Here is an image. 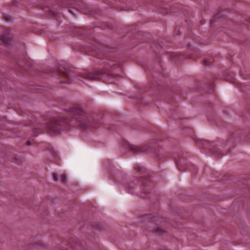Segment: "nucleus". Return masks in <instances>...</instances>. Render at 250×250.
Listing matches in <instances>:
<instances>
[{
	"instance_id": "f257e3e1",
	"label": "nucleus",
	"mask_w": 250,
	"mask_h": 250,
	"mask_svg": "<svg viewBox=\"0 0 250 250\" xmlns=\"http://www.w3.org/2000/svg\"><path fill=\"white\" fill-rule=\"evenodd\" d=\"M64 112L53 116L49 121H47L43 130L54 134L59 133L62 129H68L70 126L74 127L77 125L86 129L96 128L101 124L98 116L86 112L79 105L65 109Z\"/></svg>"
},
{
	"instance_id": "f03ea898",
	"label": "nucleus",
	"mask_w": 250,
	"mask_h": 250,
	"mask_svg": "<svg viewBox=\"0 0 250 250\" xmlns=\"http://www.w3.org/2000/svg\"><path fill=\"white\" fill-rule=\"evenodd\" d=\"M112 49L108 46L101 44L97 42L90 47L87 53L91 56L100 59L99 63L103 64L104 69L101 71H96L93 72H84L80 74L82 78L90 80H95L101 78L104 74L111 75L110 71L116 66H120L121 63L117 59L113 57L112 54L107 53L111 52Z\"/></svg>"
},
{
	"instance_id": "7ed1b4c3",
	"label": "nucleus",
	"mask_w": 250,
	"mask_h": 250,
	"mask_svg": "<svg viewBox=\"0 0 250 250\" xmlns=\"http://www.w3.org/2000/svg\"><path fill=\"white\" fill-rule=\"evenodd\" d=\"M145 219H146L148 222H150L152 223H154L156 225V227L150 229V231H154L156 232L159 233L161 234H163L166 232V230L162 229L164 227L163 225H159L158 223H162V219L159 216H152L151 215H146L144 216Z\"/></svg>"
},
{
	"instance_id": "20e7f679",
	"label": "nucleus",
	"mask_w": 250,
	"mask_h": 250,
	"mask_svg": "<svg viewBox=\"0 0 250 250\" xmlns=\"http://www.w3.org/2000/svg\"><path fill=\"white\" fill-rule=\"evenodd\" d=\"M57 74L64 80H62V83H69L70 82V78L69 72L67 70L64 69L63 70L59 69L57 71Z\"/></svg>"
},
{
	"instance_id": "39448f33",
	"label": "nucleus",
	"mask_w": 250,
	"mask_h": 250,
	"mask_svg": "<svg viewBox=\"0 0 250 250\" xmlns=\"http://www.w3.org/2000/svg\"><path fill=\"white\" fill-rule=\"evenodd\" d=\"M9 29L8 28H5L2 36L1 41L5 44V45H10L11 43L12 40L11 38L7 36L9 35Z\"/></svg>"
},
{
	"instance_id": "423d86ee",
	"label": "nucleus",
	"mask_w": 250,
	"mask_h": 250,
	"mask_svg": "<svg viewBox=\"0 0 250 250\" xmlns=\"http://www.w3.org/2000/svg\"><path fill=\"white\" fill-rule=\"evenodd\" d=\"M129 149L134 153H139L147 150L146 146H139L133 145H128Z\"/></svg>"
},
{
	"instance_id": "0eeeda50",
	"label": "nucleus",
	"mask_w": 250,
	"mask_h": 250,
	"mask_svg": "<svg viewBox=\"0 0 250 250\" xmlns=\"http://www.w3.org/2000/svg\"><path fill=\"white\" fill-rule=\"evenodd\" d=\"M134 169L138 173H143L146 171V168L139 164H136L134 166Z\"/></svg>"
},
{
	"instance_id": "6e6552de",
	"label": "nucleus",
	"mask_w": 250,
	"mask_h": 250,
	"mask_svg": "<svg viewBox=\"0 0 250 250\" xmlns=\"http://www.w3.org/2000/svg\"><path fill=\"white\" fill-rule=\"evenodd\" d=\"M139 181V182H140L144 186H146L149 182V179L148 178H145L144 176L140 177Z\"/></svg>"
},
{
	"instance_id": "1a4fd4ad",
	"label": "nucleus",
	"mask_w": 250,
	"mask_h": 250,
	"mask_svg": "<svg viewBox=\"0 0 250 250\" xmlns=\"http://www.w3.org/2000/svg\"><path fill=\"white\" fill-rule=\"evenodd\" d=\"M183 161V159H181L180 158L178 159H176L175 162L178 168L180 170H182V161Z\"/></svg>"
},
{
	"instance_id": "9d476101",
	"label": "nucleus",
	"mask_w": 250,
	"mask_h": 250,
	"mask_svg": "<svg viewBox=\"0 0 250 250\" xmlns=\"http://www.w3.org/2000/svg\"><path fill=\"white\" fill-rule=\"evenodd\" d=\"M60 179L62 183H65L67 180V177L65 174H61L60 176Z\"/></svg>"
},
{
	"instance_id": "9b49d317",
	"label": "nucleus",
	"mask_w": 250,
	"mask_h": 250,
	"mask_svg": "<svg viewBox=\"0 0 250 250\" xmlns=\"http://www.w3.org/2000/svg\"><path fill=\"white\" fill-rule=\"evenodd\" d=\"M211 153L215 155H219L221 152L218 149L213 148L211 150Z\"/></svg>"
},
{
	"instance_id": "f8f14e48",
	"label": "nucleus",
	"mask_w": 250,
	"mask_h": 250,
	"mask_svg": "<svg viewBox=\"0 0 250 250\" xmlns=\"http://www.w3.org/2000/svg\"><path fill=\"white\" fill-rule=\"evenodd\" d=\"M4 19L7 21H10L12 20V17L8 15H4Z\"/></svg>"
},
{
	"instance_id": "ddd939ff",
	"label": "nucleus",
	"mask_w": 250,
	"mask_h": 250,
	"mask_svg": "<svg viewBox=\"0 0 250 250\" xmlns=\"http://www.w3.org/2000/svg\"><path fill=\"white\" fill-rule=\"evenodd\" d=\"M53 176L54 180L55 181H57L58 180V175L57 174V173H54Z\"/></svg>"
},
{
	"instance_id": "4468645a",
	"label": "nucleus",
	"mask_w": 250,
	"mask_h": 250,
	"mask_svg": "<svg viewBox=\"0 0 250 250\" xmlns=\"http://www.w3.org/2000/svg\"><path fill=\"white\" fill-rule=\"evenodd\" d=\"M204 64L206 65H209L211 63V61H209L208 60H204Z\"/></svg>"
},
{
	"instance_id": "2eb2a0df",
	"label": "nucleus",
	"mask_w": 250,
	"mask_h": 250,
	"mask_svg": "<svg viewBox=\"0 0 250 250\" xmlns=\"http://www.w3.org/2000/svg\"><path fill=\"white\" fill-rule=\"evenodd\" d=\"M26 143H27V145H28V146H30V145H31V141H28L26 142Z\"/></svg>"
},
{
	"instance_id": "dca6fc26",
	"label": "nucleus",
	"mask_w": 250,
	"mask_h": 250,
	"mask_svg": "<svg viewBox=\"0 0 250 250\" xmlns=\"http://www.w3.org/2000/svg\"><path fill=\"white\" fill-rule=\"evenodd\" d=\"M142 190L144 191V192H147V190H146V189H145V188H144V189H143Z\"/></svg>"
},
{
	"instance_id": "f3484780",
	"label": "nucleus",
	"mask_w": 250,
	"mask_h": 250,
	"mask_svg": "<svg viewBox=\"0 0 250 250\" xmlns=\"http://www.w3.org/2000/svg\"><path fill=\"white\" fill-rule=\"evenodd\" d=\"M39 134H35V135L38 136Z\"/></svg>"
},
{
	"instance_id": "a211bd4d",
	"label": "nucleus",
	"mask_w": 250,
	"mask_h": 250,
	"mask_svg": "<svg viewBox=\"0 0 250 250\" xmlns=\"http://www.w3.org/2000/svg\"><path fill=\"white\" fill-rule=\"evenodd\" d=\"M40 129V128H36V130Z\"/></svg>"
},
{
	"instance_id": "6ab92c4d",
	"label": "nucleus",
	"mask_w": 250,
	"mask_h": 250,
	"mask_svg": "<svg viewBox=\"0 0 250 250\" xmlns=\"http://www.w3.org/2000/svg\"><path fill=\"white\" fill-rule=\"evenodd\" d=\"M17 163H19V162L18 161L16 162Z\"/></svg>"
}]
</instances>
